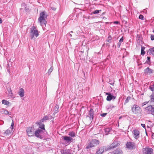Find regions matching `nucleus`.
Listing matches in <instances>:
<instances>
[{
  "label": "nucleus",
  "instance_id": "obj_1",
  "mask_svg": "<svg viewBox=\"0 0 154 154\" xmlns=\"http://www.w3.org/2000/svg\"><path fill=\"white\" fill-rule=\"evenodd\" d=\"M30 32L29 33V37L31 39L37 38L39 35L38 30L36 29L35 27L33 26L30 29Z\"/></svg>",
  "mask_w": 154,
  "mask_h": 154
},
{
  "label": "nucleus",
  "instance_id": "obj_2",
  "mask_svg": "<svg viewBox=\"0 0 154 154\" xmlns=\"http://www.w3.org/2000/svg\"><path fill=\"white\" fill-rule=\"evenodd\" d=\"M40 16L38 19V21H39L41 25H46L47 23L46 20L47 18V16L45 13V12L43 11L41 12L39 15Z\"/></svg>",
  "mask_w": 154,
  "mask_h": 154
},
{
  "label": "nucleus",
  "instance_id": "obj_3",
  "mask_svg": "<svg viewBox=\"0 0 154 154\" xmlns=\"http://www.w3.org/2000/svg\"><path fill=\"white\" fill-rule=\"evenodd\" d=\"M99 143L100 141L98 140L93 139L86 146V149H89L93 147H95L99 145Z\"/></svg>",
  "mask_w": 154,
  "mask_h": 154
},
{
  "label": "nucleus",
  "instance_id": "obj_4",
  "mask_svg": "<svg viewBox=\"0 0 154 154\" xmlns=\"http://www.w3.org/2000/svg\"><path fill=\"white\" fill-rule=\"evenodd\" d=\"M126 148L130 149L132 150L136 148V145L135 143L133 142H127L126 144Z\"/></svg>",
  "mask_w": 154,
  "mask_h": 154
},
{
  "label": "nucleus",
  "instance_id": "obj_5",
  "mask_svg": "<svg viewBox=\"0 0 154 154\" xmlns=\"http://www.w3.org/2000/svg\"><path fill=\"white\" fill-rule=\"evenodd\" d=\"M26 132L29 136H32L34 135L33 128L30 127H28L26 129Z\"/></svg>",
  "mask_w": 154,
  "mask_h": 154
},
{
  "label": "nucleus",
  "instance_id": "obj_6",
  "mask_svg": "<svg viewBox=\"0 0 154 154\" xmlns=\"http://www.w3.org/2000/svg\"><path fill=\"white\" fill-rule=\"evenodd\" d=\"M145 109L148 113L154 115V105L149 106L146 108Z\"/></svg>",
  "mask_w": 154,
  "mask_h": 154
},
{
  "label": "nucleus",
  "instance_id": "obj_7",
  "mask_svg": "<svg viewBox=\"0 0 154 154\" xmlns=\"http://www.w3.org/2000/svg\"><path fill=\"white\" fill-rule=\"evenodd\" d=\"M153 149L149 147H146L143 149V154H152Z\"/></svg>",
  "mask_w": 154,
  "mask_h": 154
},
{
  "label": "nucleus",
  "instance_id": "obj_8",
  "mask_svg": "<svg viewBox=\"0 0 154 154\" xmlns=\"http://www.w3.org/2000/svg\"><path fill=\"white\" fill-rule=\"evenodd\" d=\"M132 112L134 114H136L140 112V107L137 105L134 104L131 108Z\"/></svg>",
  "mask_w": 154,
  "mask_h": 154
},
{
  "label": "nucleus",
  "instance_id": "obj_9",
  "mask_svg": "<svg viewBox=\"0 0 154 154\" xmlns=\"http://www.w3.org/2000/svg\"><path fill=\"white\" fill-rule=\"evenodd\" d=\"M43 132V131L39 129H37L36 131L34 132V135L37 137L41 139H42L43 137L41 135V134Z\"/></svg>",
  "mask_w": 154,
  "mask_h": 154
},
{
  "label": "nucleus",
  "instance_id": "obj_10",
  "mask_svg": "<svg viewBox=\"0 0 154 154\" xmlns=\"http://www.w3.org/2000/svg\"><path fill=\"white\" fill-rule=\"evenodd\" d=\"M133 134L135 139H137L139 137L140 132L137 129H135L133 131Z\"/></svg>",
  "mask_w": 154,
  "mask_h": 154
},
{
  "label": "nucleus",
  "instance_id": "obj_11",
  "mask_svg": "<svg viewBox=\"0 0 154 154\" xmlns=\"http://www.w3.org/2000/svg\"><path fill=\"white\" fill-rule=\"evenodd\" d=\"M120 143L119 142L117 141L114 140L113 142L111 144L110 146L109 149H111L117 147L118 145H119Z\"/></svg>",
  "mask_w": 154,
  "mask_h": 154
},
{
  "label": "nucleus",
  "instance_id": "obj_12",
  "mask_svg": "<svg viewBox=\"0 0 154 154\" xmlns=\"http://www.w3.org/2000/svg\"><path fill=\"white\" fill-rule=\"evenodd\" d=\"M94 113L93 110L92 109H91L89 112L88 116H87V117H89L91 120H92L94 118Z\"/></svg>",
  "mask_w": 154,
  "mask_h": 154
},
{
  "label": "nucleus",
  "instance_id": "obj_13",
  "mask_svg": "<svg viewBox=\"0 0 154 154\" xmlns=\"http://www.w3.org/2000/svg\"><path fill=\"white\" fill-rule=\"evenodd\" d=\"M154 72V71L152 69L147 67L146 69L144 70V73L146 75H149Z\"/></svg>",
  "mask_w": 154,
  "mask_h": 154
},
{
  "label": "nucleus",
  "instance_id": "obj_14",
  "mask_svg": "<svg viewBox=\"0 0 154 154\" xmlns=\"http://www.w3.org/2000/svg\"><path fill=\"white\" fill-rule=\"evenodd\" d=\"M63 139L68 143L70 142L73 140V139L72 137L66 136H63Z\"/></svg>",
  "mask_w": 154,
  "mask_h": 154
},
{
  "label": "nucleus",
  "instance_id": "obj_15",
  "mask_svg": "<svg viewBox=\"0 0 154 154\" xmlns=\"http://www.w3.org/2000/svg\"><path fill=\"white\" fill-rule=\"evenodd\" d=\"M42 123V122H40V121H39L37 122L36 124L38 125V127L41 129H40L42 130V131L43 130L45 131V125L44 124Z\"/></svg>",
  "mask_w": 154,
  "mask_h": 154
},
{
  "label": "nucleus",
  "instance_id": "obj_16",
  "mask_svg": "<svg viewBox=\"0 0 154 154\" xmlns=\"http://www.w3.org/2000/svg\"><path fill=\"white\" fill-rule=\"evenodd\" d=\"M13 128L10 127L5 131V134L8 135L12 134L13 133Z\"/></svg>",
  "mask_w": 154,
  "mask_h": 154
},
{
  "label": "nucleus",
  "instance_id": "obj_17",
  "mask_svg": "<svg viewBox=\"0 0 154 154\" xmlns=\"http://www.w3.org/2000/svg\"><path fill=\"white\" fill-rule=\"evenodd\" d=\"M116 97L115 96L112 95L111 94L108 95L106 98V100L107 101H110L112 100H114L115 99Z\"/></svg>",
  "mask_w": 154,
  "mask_h": 154
},
{
  "label": "nucleus",
  "instance_id": "obj_18",
  "mask_svg": "<svg viewBox=\"0 0 154 154\" xmlns=\"http://www.w3.org/2000/svg\"><path fill=\"white\" fill-rule=\"evenodd\" d=\"M104 147H102L99 149L97 151L96 154H102L104 151Z\"/></svg>",
  "mask_w": 154,
  "mask_h": 154
},
{
  "label": "nucleus",
  "instance_id": "obj_19",
  "mask_svg": "<svg viewBox=\"0 0 154 154\" xmlns=\"http://www.w3.org/2000/svg\"><path fill=\"white\" fill-rule=\"evenodd\" d=\"M18 94L20 97H23L24 95V90L22 88L20 89Z\"/></svg>",
  "mask_w": 154,
  "mask_h": 154
},
{
  "label": "nucleus",
  "instance_id": "obj_20",
  "mask_svg": "<svg viewBox=\"0 0 154 154\" xmlns=\"http://www.w3.org/2000/svg\"><path fill=\"white\" fill-rule=\"evenodd\" d=\"M1 112L2 114H4L5 115L9 114L11 115V113H9L8 111L6 109H2L1 111Z\"/></svg>",
  "mask_w": 154,
  "mask_h": 154
},
{
  "label": "nucleus",
  "instance_id": "obj_21",
  "mask_svg": "<svg viewBox=\"0 0 154 154\" xmlns=\"http://www.w3.org/2000/svg\"><path fill=\"white\" fill-rule=\"evenodd\" d=\"M49 118V116H45L42 119L39 120V121H40V122H43L44 121L48 120Z\"/></svg>",
  "mask_w": 154,
  "mask_h": 154
},
{
  "label": "nucleus",
  "instance_id": "obj_22",
  "mask_svg": "<svg viewBox=\"0 0 154 154\" xmlns=\"http://www.w3.org/2000/svg\"><path fill=\"white\" fill-rule=\"evenodd\" d=\"M114 154H123V152L121 149H117L114 151Z\"/></svg>",
  "mask_w": 154,
  "mask_h": 154
},
{
  "label": "nucleus",
  "instance_id": "obj_23",
  "mask_svg": "<svg viewBox=\"0 0 154 154\" xmlns=\"http://www.w3.org/2000/svg\"><path fill=\"white\" fill-rule=\"evenodd\" d=\"M124 38L122 36L120 39L119 42L117 43V46L118 48H119L120 47L121 43L123 42Z\"/></svg>",
  "mask_w": 154,
  "mask_h": 154
},
{
  "label": "nucleus",
  "instance_id": "obj_24",
  "mask_svg": "<svg viewBox=\"0 0 154 154\" xmlns=\"http://www.w3.org/2000/svg\"><path fill=\"white\" fill-rule=\"evenodd\" d=\"M7 90L8 92V95L11 96V97H12L13 96L12 93L11 89L10 88H7Z\"/></svg>",
  "mask_w": 154,
  "mask_h": 154
},
{
  "label": "nucleus",
  "instance_id": "obj_25",
  "mask_svg": "<svg viewBox=\"0 0 154 154\" xmlns=\"http://www.w3.org/2000/svg\"><path fill=\"white\" fill-rule=\"evenodd\" d=\"M111 130V129L110 128H105V131L106 134L107 135L108 134H109Z\"/></svg>",
  "mask_w": 154,
  "mask_h": 154
},
{
  "label": "nucleus",
  "instance_id": "obj_26",
  "mask_svg": "<svg viewBox=\"0 0 154 154\" xmlns=\"http://www.w3.org/2000/svg\"><path fill=\"white\" fill-rule=\"evenodd\" d=\"M62 154H71L70 150H65L62 152Z\"/></svg>",
  "mask_w": 154,
  "mask_h": 154
},
{
  "label": "nucleus",
  "instance_id": "obj_27",
  "mask_svg": "<svg viewBox=\"0 0 154 154\" xmlns=\"http://www.w3.org/2000/svg\"><path fill=\"white\" fill-rule=\"evenodd\" d=\"M59 106L58 105H56L54 109V113H56L59 111Z\"/></svg>",
  "mask_w": 154,
  "mask_h": 154
},
{
  "label": "nucleus",
  "instance_id": "obj_28",
  "mask_svg": "<svg viewBox=\"0 0 154 154\" xmlns=\"http://www.w3.org/2000/svg\"><path fill=\"white\" fill-rule=\"evenodd\" d=\"M69 135L70 137H74L75 136V133L73 131H70L69 132Z\"/></svg>",
  "mask_w": 154,
  "mask_h": 154
},
{
  "label": "nucleus",
  "instance_id": "obj_29",
  "mask_svg": "<svg viewBox=\"0 0 154 154\" xmlns=\"http://www.w3.org/2000/svg\"><path fill=\"white\" fill-rule=\"evenodd\" d=\"M101 11L102 10H96L92 12L91 14L92 15L93 14H97L99 13H100Z\"/></svg>",
  "mask_w": 154,
  "mask_h": 154
},
{
  "label": "nucleus",
  "instance_id": "obj_30",
  "mask_svg": "<svg viewBox=\"0 0 154 154\" xmlns=\"http://www.w3.org/2000/svg\"><path fill=\"white\" fill-rule=\"evenodd\" d=\"M2 102L3 104L6 105H8L10 103V102L9 101H8L5 100H2Z\"/></svg>",
  "mask_w": 154,
  "mask_h": 154
},
{
  "label": "nucleus",
  "instance_id": "obj_31",
  "mask_svg": "<svg viewBox=\"0 0 154 154\" xmlns=\"http://www.w3.org/2000/svg\"><path fill=\"white\" fill-rule=\"evenodd\" d=\"M145 49V47H142L141 48V55H144L145 53V52L144 51Z\"/></svg>",
  "mask_w": 154,
  "mask_h": 154
},
{
  "label": "nucleus",
  "instance_id": "obj_32",
  "mask_svg": "<svg viewBox=\"0 0 154 154\" xmlns=\"http://www.w3.org/2000/svg\"><path fill=\"white\" fill-rule=\"evenodd\" d=\"M112 38L110 35L109 36L107 39L106 40V41L109 43H110L111 42V40Z\"/></svg>",
  "mask_w": 154,
  "mask_h": 154
},
{
  "label": "nucleus",
  "instance_id": "obj_33",
  "mask_svg": "<svg viewBox=\"0 0 154 154\" xmlns=\"http://www.w3.org/2000/svg\"><path fill=\"white\" fill-rule=\"evenodd\" d=\"M115 107V106H113L112 104H110L107 106L106 107V108L108 109H112Z\"/></svg>",
  "mask_w": 154,
  "mask_h": 154
},
{
  "label": "nucleus",
  "instance_id": "obj_34",
  "mask_svg": "<svg viewBox=\"0 0 154 154\" xmlns=\"http://www.w3.org/2000/svg\"><path fill=\"white\" fill-rule=\"evenodd\" d=\"M149 88L152 91H154V84L150 85L149 87Z\"/></svg>",
  "mask_w": 154,
  "mask_h": 154
},
{
  "label": "nucleus",
  "instance_id": "obj_35",
  "mask_svg": "<svg viewBox=\"0 0 154 154\" xmlns=\"http://www.w3.org/2000/svg\"><path fill=\"white\" fill-rule=\"evenodd\" d=\"M53 69L52 66L50 68V69L48 70V75H50V74L51 73V72L52 71Z\"/></svg>",
  "mask_w": 154,
  "mask_h": 154
},
{
  "label": "nucleus",
  "instance_id": "obj_36",
  "mask_svg": "<svg viewBox=\"0 0 154 154\" xmlns=\"http://www.w3.org/2000/svg\"><path fill=\"white\" fill-rule=\"evenodd\" d=\"M110 85H113L114 84V81L113 80H109L108 82Z\"/></svg>",
  "mask_w": 154,
  "mask_h": 154
},
{
  "label": "nucleus",
  "instance_id": "obj_37",
  "mask_svg": "<svg viewBox=\"0 0 154 154\" xmlns=\"http://www.w3.org/2000/svg\"><path fill=\"white\" fill-rule=\"evenodd\" d=\"M149 50L150 51V53H151L152 54H153V53H154V47L152 48L149 49Z\"/></svg>",
  "mask_w": 154,
  "mask_h": 154
},
{
  "label": "nucleus",
  "instance_id": "obj_38",
  "mask_svg": "<svg viewBox=\"0 0 154 154\" xmlns=\"http://www.w3.org/2000/svg\"><path fill=\"white\" fill-rule=\"evenodd\" d=\"M151 102H154V95L153 94L151 95Z\"/></svg>",
  "mask_w": 154,
  "mask_h": 154
},
{
  "label": "nucleus",
  "instance_id": "obj_39",
  "mask_svg": "<svg viewBox=\"0 0 154 154\" xmlns=\"http://www.w3.org/2000/svg\"><path fill=\"white\" fill-rule=\"evenodd\" d=\"M139 18L140 19L144 20V16L142 14L140 15Z\"/></svg>",
  "mask_w": 154,
  "mask_h": 154
},
{
  "label": "nucleus",
  "instance_id": "obj_40",
  "mask_svg": "<svg viewBox=\"0 0 154 154\" xmlns=\"http://www.w3.org/2000/svg\"><path fill=\"white\" fill-rule=\"evenodd\" d=\"M131 98V97H127V99L125 100V103H128L129 100Z\"/></svg>",
  "mask_w": 154,
  "mask_h": 154
},
{
  "label": "nucleus",
  "instance_id": "obj_41",
  "mask_svg": "<svg viewBox=\"0 0 154 154\" xmlns=\"http://www.w3.org/2000/svg\"><path fill=\"white\" fill-rule=\"evenodd\" d=\"M150 57H147V60L146 61V63H148V62H150Z\"/></svg>",
  "mask_w": 154,
  "mask_h": 154
},
{
  "label": "nucleus",
  "instance_id": "obj_42",
  "mask_svg": "<svg viewBox=\"0 0 154 154\" xmlns=\"http://www.w3.org/2000/svg\"><path fill=\"white\" fill-rule=\"evenodd\" d=\"M107 113H103L102 114H100V116H101L104 117L106 116V115H107Z\"/></svg>",
  "mask_w": 154,
  "mask_h": 154
},
{
  "label": "nucleus",
  "instance_id": "obj_43",
  "mask_svg": "<svg viewBox=\"0 0 154 154\" xmlns=\"http://www.w3.org/2000/svg\"><path fill=\"white\" fill-rule=\"evenodd\" d=\"M14 122L12 120V123H11V128H13V126H14Z\"/></svg>",
  "mask_w": 154,
  "mask_h": 154
},
{
  "label": "nucleus",
  "instance_id": "obj_44",
  "mask_svg": "<svg viewBox=\"0 0 154 154\" xmlns=\"http://www.w3.org/2000/svg\"><path fill=\"white\" fill-rule=\"evenodd\" d=\"M26 6V5L24 3H22L21 4V6L22 7H25Z\"/></svg>",
  "mask_w": 154,
  "mask_h": 154
},
{
  "label": "nucleus",
  "instance_id": "obj_45",
  "mask_svg": "<svg viewBox=\"0 0 154 154\" xmlns=\"http://www.w3.org/2000/svg\"><path fill=\"white\" fill-rule=\"evenodd\" d=\"M151 39L152 40H154V35H151Z\"/></svg>",
  "mask_w": 154,
  "mask_h": 154
},
{
  "label": "nucleus",
  "instance_id": "obj_46",
  "mask_svg": "<svg viewBox=\"0 0 154 154\" xmlns=\"http://www.w3.org/2000/svg\"><path fill=\"white\" fill-rule=\"evenodd\" d=\"M24 9L26 12L28 11L29 10V8L26 7H25Z\"/></svg>",
  "mask_w": 154,
  "mask_h": 154
},
{
  "label": "nucleus",
  "instance_id": "obj_47",
  "mask_svg": "<svg viewBox=\"0 0 154 154\" xmlns=\"http://www.w3.org/2000/svg\"><path fill=\"white\" fill-rule=\"evenodd\" d=\"M141 125L142 126V127H143V128H145V125L144 124H141Z\"/></svg>",
  "mask_w": 154,
  "mask_h": 154
},
{
  "label": "nucleus",
  "instance_id": "obj_48",
  "mask_svg": "<svg viewBox=\"0 0 154 154\" xmlns=\"http://www.w3.org/2000/svg\"><path fill=\"white\" fill-rule=\"evenodd\" d=\"M114 23L118 24L119 23V22L118 21H115L114 22Z\"/></svg>",
  "mask_w": 154,
  "mask_h": 154
},
{
  "label": "nucleus",
  "instance_id": "obj_49",
  "mask_svg": "<svg viewBox=\"0 0 154 154\" xmlns=\"http://www.w3.org/2000/svg\"><path fill=\"white\" fill-rule=\"evenodd\" d=\"M128 53L126 51H125L124 53V55H127L128 54Z\"/></svg>",
  "mask_w": 154,
  "mask_h": 154
},
{
  "label": "nucleus",
  "instance_id": "obj_50",
  "mask_svg": "<svg viewBox=\"0 0 154 154\" xmlns=\"http://www.w3.org/2000/svg\"><path fill=\"white\" fill-rule=\"evenodd\" d=\"M2 19L0 18V24L2 23Z\"/></svg>",
  "mask_w": 154,
  "mask_h": 154
},
{
  "label": "nucleus",
  "instance_id": "obj_51",
  "mask_svg": "<svg viewBox=\"0 0 154 154\" xmlns=\"http://www.w3.org/2000/svg\"><path fill=\"white\" fill-rule=\"evenodd\" d=\"M111 94L110 93H106V94L108 96V95L109 94Z\"/></svg>",
  "mask_w": 154,
  "mask_h": 154
},
{
  "label": "nucleus",
  "instance_id": "obj_52",
  "mask_svg": "<svg viewBox=\"0 0 154 154\" xmlns=\"http://www.w3.org/2000/svg\"><path fill=\"white\" fill-rule=\"evenodd\" d=\"M145 103H146L145 104H144V103H143L144 104L143 105V106L145 105V104H146L147 103L146 102H145Z\"/></svg>",
  "mask_w": 154,
  "mask_h": 154
},
{
  "label": "nucleus",
  "instance_id": "obj_53",
  "mask_svg": "<svg viewBox=\"0 0 154 154\" xmlns=\"http://www.w3.org/2000/svg\"><path fill=\"white\" fill-rule=\"evenodd\" d=\"M105 14V13H104V12H103V13H102V15H103V14Z\"/></svg>",
  "mask_w": 154,
  "mask_h": 154
},
{
  "label": "nucleus",
  "instance_id": "obj_54",
  "mask_svg": "<svg viewBox=\"0 0 154 154\" xmlns=\"http://www.w3.org/2000/svg\"><path fill=\"white\" fill-rule=\"evenodd\" d=\"M69 35L71 37L72 36V35L71 34H70Z\"/></svg>",
  "mask_w": 154,
  "mask_h": 154
},
{
  "label": "nucleus",
  "instance_id": "obj_55",
  "mask_svg": "<svg viewBox=\"0 0 154 154\" xmlns=\"http://www.w3.org/2000/svg\"><path fill=\"white\" fill-rule=\"evenodd\" d=\"M121 118V117H119V119H120Z\"/></svg>",
  "mask_w": 154,
  "mask_h": 154
},
{
  "label": "nucleus",
  "instance_id": "obj_56",
  "mask_svg": "<svg viewBox=\"0 0 154 154\" xmlns=\"http://www.w3.org/2000/svg\"><path fill=\"white\" fill-rule=\"evenodd\" d=\"M70 32H71V33H72V31H71Z\"/></svg>",
  "mask_w": 154,
  "mask_h": 154
}]
</instances>
